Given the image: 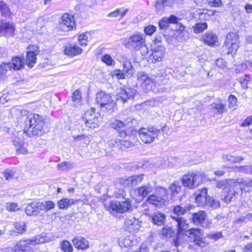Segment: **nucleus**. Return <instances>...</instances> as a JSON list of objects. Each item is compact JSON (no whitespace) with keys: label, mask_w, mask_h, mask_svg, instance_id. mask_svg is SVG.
<instances>
[{"label":"nucleus","mask_w":252,"mask_h":252,"mask_svg":"<svg viewBox=\"0 0 252 252\" xmlns=\"http://www.w3.org/2000/svg\"><path fill=\"white\" fill-rule=\"evenodd\" d=\"M207 28L206 23H198L193 27V30L196 33H198L203 32Z\"/></svg>","instance_id":"nucleus-43"},{"label":"nucleus","mask_w":252,"mask_h":252,"mask_svg":"<svg viewBox=\"0 0 252 252\" xmlns=\"http://www.w3.org/2000/svg\"><path fill=\"white\" fill-rule=\"evenodd\" d=\"M74 247L80 250H85L89 247V242L84 238L81 236L75 237L72 240Z\"/></svg>","instance_id":"nucleus-24"},{"label":"nucleus","mask_w":252,"mask_h":252,"mask_svg":"<svg viewBox=\"0 0 252 252\" xmlns=\"http://www.w3.org/2000/svg\"><path fill=\"white\" fill-rule=\"evenodd\" d=\"M239 180L236 182H232L229 184L230 186L223 188L221 194V198L224 202L229 203L236 193L237 192V189H239Z\"/></svg>","instance_id":"nucleus-10"},{"label":"nucleus","mask_w":252,"mask_h":252,"mask_svg":"<svg viewBox=\"0 0 252 252\" xmlns=\"http://www.w3.org/2000/svg\"><path fill=\"white\" fill-rule=\"evenodd\" d=\"M10 113L12 115H14L17 117L26 116L28 114V111L27 110L16 108H12L11 110Z\"/></svg>","instance_id":"nucleus-44"},{"label":"nucleus","mask_w":252,"mask_h":252,"mask_svg":"<svg viewBox=\"0 0 252 252\" xmlns=\"http://www.w3.org/2000/svg\"><path fill=\"white\" fill-rule=\"evenodd\" d=\"M189 234L192 241L195 245L201 248H204L208 245V243L205 241V238L204 236L202 231L200 229L191 228L189 230Z\"/></svg>","instance_id":"nucleus-14"},{"label":"nucleus","mask_w":252,"mask_h":252,"mask_svg":"<svg viewBox=\"0 0 252 252\" xmlns=\"http://www.w3.org/2000/svg\"><path fill=\"white\" fill-rule=\"evenodd\" d=\"M47 241V239L41 235L36 236L30 239L21 240L17 245L16 252H28L30 246L43 244Z\"/></svg>","instance_id":"nucleus-5"},{"label":"nucleus","mask_w":252,"mask_h":252,"mask_svg":"<svg viewBox=\"0 0 252 252\" xmlns=\"http://www.w3.org/2000/svg\"><path fill=\"white\" fill-rule=\"evenodd\" d=\"M73 138L76 140L82 141L83 142L86 144H88L89 142V138L86 135H77V136H74Z\"/></svg>","instance_id":"nucleus-62"},{"label":"nucleus","mask_w":252,"mask_h":252,"mask_svg":"<svg viewBox=\"0 0 252 252\" xmlns=\"http://www.w3.org/2000/svg\"><path fill=\"white\" fill-rule=\"evenodd\" d=\"M4 177L6 180H10L14 178V172L12 170L7 169L3 171Z\"/></svg>","instance_id":"nucleus-58"},{"label":"nucleus","mask_w":252,"mask_h":252,"mask_svg":"<svg viewBox=\"0 0 252 252\" xmlns=\"http://www.w3.org/2000/svg\"><path fill=\"white\" fill-rule=\"evenodd\" d=\"M83 49L76 45L69 44L64 49V53L70 57H73L81 54Z\"/></svg>","instance_id":"nucleus-22"},{"label":"nucleus","mask_w":252,"mask_h":252,"mask_svg":"<svg viewBox=\"0 0 252 252\" xmlns=\"http://www.w3.org/2000/svg\"><path fill=\"white\" fill-rule=\"evenodd\" d=\"M209 4L212 7H220L222 5V2L220 0H213L209 1Z\"/></svg>","instance_id":"nucleus-64"},{"label":"nucleus","mask_w":252,"mask_h":252,"mask_svg":"<svg viewBox=\"0 0 252 252\" xmlns=\"http://www.w3.org/2000/svg\"><path fill=\"white\" fill-rule=\"evenodd\" d=\"M136 92V91L134 89L129 88L122 89L116 95V101L124 104L127 102V100L133 98Z\"/></svg>","instance_id":"nucleus-15"},{"label":"nucleus","mask_w":252,"mask_h":252,"mask_svg":"<svg viewBox=\"0 0 252 252\" xmlns=\"http://www.w3.org/2000/svg\"><path fill=\"white\" fill-rule=\"evenodd\" d=\"M42 210V203L40 201H34L26 208V213L29 216H37Z\"/></svg>","instance_id":"nucleus-18"},{"label":"nucleus","mask_w":252,"mask_h":252,"mask_svg":"<svg viewBox=\"0 0 252 252\" xmlns=\"http://www.w3.org/2000/svg\"><path fill=\"white\" fill-rule=\"evenodd\" d=\"M162 234L165 237H171L174 236L173 230L169 227H163L162 230Z\"/></svg>","instance_id":"nucleus-56"},{"label":"nucleus","mask_w":252,"mask_h":252,"mask_svg":"<svg viewBox=\"0 0 252 252\" xmlns=\"http://www.w3.org/2000/svg\"><path fill=\"white\" fill-rule=\"evenodd\" d=\"M164 50L162 47L155 49L150 57V60L153 63H155L157 62H160L164 56Z\"/></svg>","instance_id":"nucleus-25"},{"label":"nucleus","mask_w":252,"mask_h":252,"mask_svg":"<svg viewBox=\"0 0 252 252\" xmlns=\"http://www.w3.org/2000/svg\"><path fill=\"white\" fill-rule=\"evenodd\" d=\"M13 144L16 148V151L17 153L22 154H26L28 153V151L27 150L26 147L25 146V145L23 144V142L18 138H15L13 140Z\"/></svg>","instance_id":"nucleus-27"},{"label":"nucleus","mask_w":252,"mask_h":252,"mask_svg":"<svg viewBox=\"0 0 252 252\" xmlns=\"http://www.w3.org/2000/svg\"><path fill=\"white\" fill-rule=\"evenodd\" d=\"M36 54L33 51H28L27 53L26 63L31 68L36 63Z\"/></svg>","instance_id":"nucleus-34"},{"label":"nucleus","mask_w":252,"mask_h":252,"mask_svg":"<svg viewBox=\"0 0 252 252\" xmlns=\"http://www.w3.org/2000/svg\"><path fill=\"white\" fill-rule=\"evenodd\" d=\"M183 185L189 189L197 187L200 183V176L194 173H188L183 175L182 178Z\"/></svg>","instance_id":"nucleus-11"},{"label":"nucleus","mask_w":252,"mask_h":252,"mask_svg":"<svg viewBox=\"0 0 252 252\" xmlns=\"http://www.w3.org/2000/svg\"><path fill=\"white\" fill-rule=\"evenodd\" d=\"M144 175L142 174L134 175L132 177H129L127 181L131 183L132 186H136L140 183L143 180Z\"/></svg>","instance_id":"nucleus-39"},{"label":"nucleus","mask_w":252,"mask_h":252,"mask_svg":"<svg viewBox=\"0 0 252 252\" xmlns=\"http://www.w3.org/2000/svg\"><path fill=\"white\" fill-rule=\"evenodd\" d=\"M78 41L81 46H86L88 44V36L87 34L82 33L78 36Z\"/></svg>","instance_id":"nucleus-55"},{"label":"nucleus","mask_w":252,"mask_h":252,"mask_svg":"<svg viewBox=\"0 0 252 252\" xmlns=\"http://www.w3.org/2000/svg\"><path fill=\"white\" fill-rule=\"evenodd\" d=\"M179 20L180 19L173 15L169 17H164L159 22V27L161 29H166L170 24H177Z\"/></svg>","instance_id":"nucleus-21"},{"label":"nucleus","mask_w":252,"mask_h":252,"mask_svg":"<svg viewBox=\"0 0 252 252\" xmlns=\"http://www.w3.org/2000/svg\"><path fill=\"white\" fill-rule=\"evenodd\" d=\"M121 140L119 139L112 138L109 141V145L112 147L120 148Z\"/></svg>","instance_id":"nucleus-60"},{"label":"nucleus","mask_w":252,"mask_h":252,"mask_svg":"<svg viewBox=\"0 0 252 252\" xmlns=\"http://www.w3.org/2000/svg\"><path fill=\"white\" fill-rule=\"evenodd\" d=\"M238 106V100L236 97L233 94L229 95L228 97V107L232 110H235Z\"/></svg>","instance_id":"nucleus-37"},{"label":"nucleus","mask_w":252,"mask_h":252,"mask_svg":"<svg viewBox=\"0 0 252 252\" xmlns=\"http://www.w3.org/2000/svg\"><path fill=\"white\" fill-rule=\"evenodd\" d=\"M104 207L110 212H115L118 213L130 212L133 209L130 201L129 200L121 202L116 200H111L109 202H105Z\"/></svg>","instance_id":"nucleus-4"},{"label":"nucleus","mask_w":252,"mask_h":252,"mask_svg":"<svg viewBox=\"0 0 252 252\" xmlns=\"http://www.w3.org/2000/svg\"><path fill=\"white\" fill-rule=\"evenodd\" d=\"M206 205H208L212 208L216 209L220 207V203L219 201L214 199L213 197L208 196L207 203Z\"/></svg>","instance_id":"nucleus-46"},{"label":"nucleus","mask_w":252,"mask_h":252,"mask_svg":"<svg viewBox=\"0 0 252 252\" xmlns=\"http://www.w3.org/2000/svg\"><path fill=\"white\" fill-rule=\"evenodd\" d=\"M61 249L64 252H72L73 251V247L71 244L66 240L62 242Z\"/></svg>","instance_id":"nucleus-48"},{"label":"nucleus","mask_w":252,"mask_h":252,"mask_svg":"<svg viewBox=\"0 0 252 252\" xmlns=\"http://www.w3.org/2000/svg\"><path fill=\"white\" fill-rule=\"evenodd\" d=\"M95 100L101 110L109 114H112L117 109L115 100L112 99L110 94L105 92L100 91L97 93Z\"/></svg>","instance_id":"nucleus-2"},{"label":"nucleus","mask_w":252,"mask_h":252,"mask_svg":"<svg viewBox=\"0 0 252 252\" xmlns=\"http://www.w3.org/2000/svg\"><path fill=\"white\" fill-rule=\"evenodd\" d=\"M226 110V105L221 102L214 103L211 105V111L215 114H222Z\"/></svg>","instance_id":"nucleus-30"},{"label":"nucleus","mask_w":252,"mask_h":252,"mask_svg":"<svg viewBox=\"0 0 252 252\" xmlns=\"http://www.w3.org/2000/svg\"><path fill=\"white\" fill-rule=\"evenodd\" d=\"M101 61L107 65L114 66L115 64V61L108 54H105L101 57Z\"/></svg>","instance_id":"nucleus-47"},{"label":"nucleus","mask_w":252,"mask_h":252,"mask_svg":"<svg viewBox=\"0 0 252 252\" xmlns=\"http://www.w3.org/2000/svg\"><path fill=\"white\" fill-rule=\"evenodd\" d=\"M61 26L64 30H72L75 27V22L73 16L64 13L61 19Z\"/></svg>","instance_id":"nucleus-16"},{"label":"nucleus","mask_w":252,"mask_h":252,"mask_svg":"<svg viewBox=\"0 0 252 252\" xmlns=\"http://www.w3.org/2000/svg\"><path fill=\"white\" fill-rule=\"evenodd\" d=\"M25 62L23 58L21 57L17 56L12 58L11 70H18L21 69L24 66Z\"/></svg>","instance_id":"nucleus-26"},{"label":"nucleus","mask_w":252,"mask_h":252,"mask_svg":"<svg viewBox=\"0 0 252 252\" xmlns=\"http://www.w3.org/2000/svg\"><path fill=\"white\" fill-rule=\"evenodd\" d=\"M160 132L159 129L151 126L148 128H141L138 131L139 136L142 141L145 143H150L153 142L155 139L157 138L159 133Z\"/></svg>","instance_id":"nucleus-7"},{"label":"nucleus","mask_w":252,"mask_h":252,"mask_svg":"<svg viewBox=\"0 0 252 252\" xmlns=\"http://www.w3.org/2000/svg\"><path fill=\"white\" fill-rule=\"evenodd\" d=\"M6 209L10 212H15L20 209V206L17 203L8 202L5 205Z\"/></svg>","instance_id":"nucleus-49"},{"label":"nucleus","mask_w":252,"mask_h":252,"mask_svg":"<svg viewBox=\"0 0 252 252\" xmlns=\"http://www.w3.org/2000/svg\"><path fill=\"white\" fill-rule=\"evenodd\" d=\"M123 43L126 48L131 51L137 52L143 48H146L147 50L145 36L142 34H134L128 38H125ZM147 52L146 51L145 53Z\"/></svg>","instance_id":"nucleus-3"},{"label":"nucleus","mask_w":252,"mask_h":252,"mask_svg":"<svg viewBox=\"0 0 252 252\" xmlns=\"http://www.w3.org/2000/svg\"><path fill=\"white\" fill-rule=\"evenodd\" d=\"M171 217L177 222L178 232L181 233L186 231L189 232V224L184 218L180 216H172Z\"/></svg>","instance_id":"nucleus-20"},{"label":"nucleus","mask_w":252,"mask_h":252,"mask_svg":"<svg viewBox=\"0 0 252 252\" xmlns=\"http://www.w3.org/2000/svg\"><path fill=\"white\" fill-rule=\"evenodd\" d=\"M239 47V35L236 32H229L226 37L223 48L228 49V54H234Z\"/></svg>","instance_id":"nucleus-9"},{"label":"nucleus","mask_w":252,"mask_h":252,"mask_svg":"<svg viewBox=\"0 0 252 252\" xmlns=\"http://www.w3.org/2000/svg\"><path fill=\"white\" fill-rule=\"evenodd\" d=\"M150 218L153 224L158 226H161L165 222L166 216L163 213L156 212L150 216Z\"/></svg>","instance_id":"nucleus-23"},{"label":"nucleus","mask_w":252,"mask_h":252,"mask_svg":"<svg viewBox=\"0 0 252 252\" xmlns=\"http://www.w3.org/2000/svg\"><path fill=\"white\" fill-rule=\"evenodd\" d=\"M250 80V77L247 75H245L239 78V81L241 84L242 87L245 89L248 88V84Z\"/></svg>","instance_id":"nucleus-51"},{"label":"nucleus","mask_w":252,"mask_h":252,"mask_svg":"<svg viewBox=\"0 0 252 252\" xmlns=\"http://www.w3.org/2000/svg\"><path fill=\"white\" fill-rule=\"evenodd\" d=\"M160 194H152L147 199V201L150 204L155 205L158 207H161L164 204L167 198V191L164 188H161L160 190Z\"/></svg>","instance_id":"nucleus-13"},{"label":"nucleus","mask_w":252,"mask_h":252,"mask_svg":"<svg viewBox=\"0 0 252 252\" xmlns=\"http://www.w3.org/2000/svg\"><path fill=\"white\" fill-rule=\"evenodd\" d=\"M137 80L143 90L145 92L153 91L156 87V81L154 78L149 77L144 72H139L137 74Z\"/></svg>","instance_id":"nucleus-6"},{"label":"nucleus","mask_w":252,"mask_h":252,"mask_svg":"<svg viewBox=\"0 0 252 252\" xmlns=\"http://www.w3.org/2000/svg\"><path fill=\"white\" fill-rule=\"evenodd\" d=\"M169 190L173 196H176L181 191V187L179 183H174L170 186Z\"/></svg>","instance_id":"nucleus-45"},{"label":"nucleus","mask_w":252,"mask_h":252,"mask_svg":"<svg viewBox=\"0 0 252 252\" xmlns=\"http://www.w3.org/2000/svg\"><path fill=\"white\" fill-rule=\"evenodd\" d=\"M0 11L1 15L5 17H9L11 14L8 5L1 0H0Z\"/></svg>","instance_id":"nucleus-38"},{"label":"nucleus","mask_w":252,"mask_h":252,"mask_svg":"<svg viewBox=\"0 0 252 252\" xmlns=\"http://www.w3.org/2000/svg\"><path fill=\"white\" fill-rule=\"evenodd\" d=\"M234 156L229 154H223L222 155L221 159L224 162H229L233 163Z\"/></svg>","instance_id":"nucleus-61"},{"label":"nucleus","mask_w":252,"mask_h":252,"mask_svg":"<svg viewBox=\"0 0 252 252\" xmlns=\"http://www.w3.org/2000/svg\"><path fill=\"white\" fill-rule=\"evenodd\" d=\"M15 227L18 233H22L25 230V223L24 222H17L15 223Z\"/></svg>","instance_id":"nucleus-57"},{"label":"nucleus","mask_w":252,"mask_h":252,"mask_svg":"<svg viewBox=\"0 0 252 252\" xmlns=\"http://www.w3.org/2000/svg\"><path fill=\"white\" fill-rule=\"evenodd\" d=\"M204 41L209 45H214L218 41L217 35L212 32L206 33L203 37Z\"/></svg>","instance_id":"nucleus-31"},{"label":"nucleus","mask_w":252,"mask_h":252,"mask_svg":"<svg viewBox=\"0 0 252 252\" xmlns=\"http://www.w3.org/2000/svg\"><path fill=\"white\" fill-rule=\"evenodd\" d=\"M83 120L87 127L94 128L99 126L101 118L98 113L95 112L94 108H91L86 111Z\"/></svg>","instance_id":"nucleus-8"},{"label":"nucleus","mask_w":252,"mask_h":252,"mask_svg":"<svg viewBox=\"0 0 252 252\" xmlns=\"http://www.w3.org/2000/svg\"><path fill=\"white\" fill-rule=\"evenodd\" d=\"M124 71L132 75L133 73V67L130 62H125L123 64Z\"/></svg>","instance_id":"nucleus-52"},{"label":"nucleus","mask_w":252,"mask_h":252,"mask_svg":"<svg viewBox=\"0 0 252 252\" xmlns=\"http://www.w3.org/2000/svg\"><path fill=\"white\" fill-rule=\"evenodd\" d=\"M156 30V27L153 25H149L144 29L146 34L151 35Z\"/></svg>","instance_id":"nucleus-59"},{"label":"nucleus","mask_w":252,"mask_h":252,"mask_svg":"<svg viewBox=\"0 0 252 252\" xmlns=\"http://www.w3.org/2000/svg\"><path fill=\"white\" fill-rule=\"evenodd\" d=\"M58 169L61 171H65L71 169L73 167V164L71 163L64 161L57 165Z\"/></svg>","instance_id":"nucleus-50"},{"label":"nucleus","mask_w":252,"mask_h":252,"mask_svg":"<svg viewBox=\"0 0 252 252\" xmlns=\"http://www.w3.org/2000/svg\"><path fill=\"white\" fill-rule=\"evenodd\" d=\"M249 221H252V213H248L245 215L240 217L234 221V223L241 226L243 224L246 223Z\"/></svg>","instance_id":"nucleus-33"},{"label":"nucleus","mask_w":252,"mask_h":252,"mask_svg":"<svg viewBox=\"0 0 252 252\" xmlns=\"http://www.w3.org/2000/svg\"><path fill=\"white\" fill-rule=\"evenodd\" d=\"M14 25L10 22H1L0 25V35L13 36L15 32Z\"/></svg>","instance_id":"nucleus-19"},{"label":"nucleus","mask_w":252,"mask_h":252,"mask_svg":"<svg viewBox=\"0 0 252 252\" xmlns=\"http://www.w3.org/2000/svg\"><path fill=\"white\" fill-rule=\"evenodd\" d=\"M72 99L75 106L80 105L82 100V94L79 89L75 90L73 93Z\"/></svg>","instance_id":"nucleus-36"},{"label":"nucleus","mask_w":252,"mask_h":252,"mask_svg":"<svg viewBox=\"0 0 252 252\" xmlns=\"http://www.w3.org/2000/svg\"><path fill=\"white\" fill-rule=\"evenodd\" d=\"M133 119L131 118H127L124 122L116 120L111 123V127L119 132L120 136L124 137L126 136V129L130 127Z\"/></svg>","instance_id":"nucleus-12"},{"label":"nucleus","mask_w":252,"mask_h":252,"mask_svg":"<svg viewBox=\"0 0 252 252\" xmlns=\"http://www.w3.org/2000/svg\"><path fill=\"white\" fill-rule=\"evenodd\" d=\"M44 122L42 116L36 114H30L26 118L24 132L30 137L41 136L44 133Z\"/></svg>","instance_id":"nucleus-1"},{"label":"nucleus","mask_w":252,"mask_h":252,"mask_svg":"<svg viewBox=\"0 0 252 252\" xmlns=\"http://www.w3.org/2000/svg\"><path fill=\"white\" fill-rule=\"evenodd\" d=\"M12 65L11 63H2L0 64V76L5 75L8 71L11 70Z\"/></svg>","instance_id":"nucleus-40"},{"label":"nucleus","mask_w":252,"mask_h":252,"mask_svg":"<svg viewBox=\"0 0 252 252\" xmlns=\"http://www.w3.org/2000/svg\"><path fill=\"white\" fill-rule=\"evenodd\" d=\"M113 75L116 76L119 79L125 78V74L121 70H117L113 72Z\"/></svg>","instance_id":"nucleus-63"},{"label":"nucleus","mask_w":252,"mask_h":252,"mask_svg":"<svg viewBox=\"0 0 252 252\" xmlns=\"http://www.w3.org/2000/svg\"><path fill=\"white\" fill-rule=\"evenodd\" d=\"M195 202L199 206H204L207 203V189L203 188L197 190L194 194Z\"/></svg>","instance_id":"nucleus-17"},{"label":"nucleus","mask_w":252,"mask_h":252,"mask_svg":"<svg viewBox=\"0 0 252 252\" xmlns=\"http://www.w3.org/2000/svg\"><path fill=\"white\" fill-rule=\"evenodd\" d=\"M153 186L150 184L142 186L137 189V192L139 196L146 197L152 192Z\"/></svg>","instance_id":"nucleus-29"},{"label":"nucleus","mask_w":252,"mask_h":252,"mask_svg":"<svg viewBox=\"0 0 252 252\" xmlns=\"http://www.w3.org/2000/svg\"><path fill=\"white\" fill-rule=\"evenodd\" d=\"M191 207L186 206L182 207L180 205H176L174 207L173 212L177 216L183 215L186 214L190 210Z\"/></svg>","instance_id":"nucleus-35"},{"label":"nucleus","mask_w":252,"mask_h":252,"mask_svg":"<svg viewBox=\"0 0 252 252\" xmlns=\"http://www.w3.org/2000/svg\"><path fill=\"white\" fill-rule=\"evenodd\" d=\"M234 180H220L217 182V187L220 189L225 188L226 186H230L229 184L232 182H236Z\"/></svg>","instance_id":"nucleus-53"},{"label":"nucleus","mask_w":252,"mask_h":252,"mask_svg":"<svg viewBox=\"0 0 252 252\" xmlns=\"http://www.w3.org/2000/svg\"><path fill=\"white\" fill-rule=\"evenodd\" d=\"M207 214L204 211H200L192 215V221L195 224H201L205 220Z\"/></svg>","instance_id":"nucleus-28"},{"label":"nucleus","mask_w":252,"mask_h":252,"mask_svg":"<svg viewBox=\"0 0 252 252\" xmlns=\"http://www.w3.org/2000/svg\"><path fill=\"white\" fill-rule=\"evenodd\" d=\"M235 170L242 173H245L247 174L252 173V166L243 165L235 167Z\"/></svg>","instance_id":"nucleus-42"},{"label":"nucleus","mask_w":252,"mask_h":252,"mask_svg":"<svg viewBox=\"0 0 252 252\" xmlns=\"http://www.w3.org/2000/svg\"><path fill=\"white\" fill-rule=\"evenodd\" d=\"M75 200L73 199L63 198L58 202V206L60 209H67L74 204Z\"/></svg>","instance_id":"nucleus-32"},{"label":"nucleus","mask_w":252,"mask_h":252,"mask_svg":"<svg viewBox=\"0 0 252 252\" xmlns=\"http://www.w3.org/2000/svg\"><path fill=\"white\" fill-rule=\"evenodd\" d=\"M134 146V144L128 140H121L119 149L122 150L127 148L132 147Z\"/></svg>","instance_id":"nucleus-54"},{"label":"nucleus","mask_w":252,"mask_h":252,"mask_svg":"<svg viewBox=\"0 0 252 252\" xmlns=\"http://www.w3.org/2000/svg\"><path fill=\"white\" fill-rule=\"evenodd\" d=\"M43 211L47 212L55 207V203L52 201H45L41 202Z\"/></svg>","instance_id":"nucleus-41"}]
</instances>
